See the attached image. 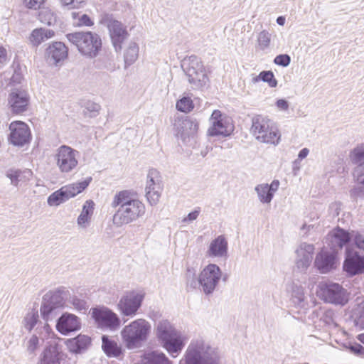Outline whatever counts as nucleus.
I'll return each instance as SVG.
<instances>
[{
	"instance_id": "obj_1",
	"label": "nucleus",
	"mask_w": 364,
	"mask_h": 364,
	"mask_svg": "<svg viewBox=\"0 0 364 364\" xmlns=\"http://www.w3.org/2000/svg\"><path fill=\"white\" fill-rule=\"evenodd\" d=\"M111 206L117 208L113 216V223L117 227L136 221L146 211L144 204L138 199L131 198L127 191L115 194Z\"/></svg>"
},
{
	"instance_id": "obj_2",
	"label": "nucleus",
	"mask_w": 364,
	"mask_h": 364,
	"mask_svg": "<svg viewBox=\"0 0 364 364\" xmlns=\"http://www.w3.org/2000/svg\"><path fill=\"white\" fill-rule=\"evenodd\" d=\"M181 364H220L217 348L202 338L193 340L187 348Z\"/></svg>"
},
{
	"instance_id": "obj_3",
	"label": "nucleus",
	"mask_w": 364,
	"mask_h": 364,
	"mask_svg": "<svg viewBox=\"0 0 364 364\" xmlns=\"http://www.w3.org/2000/svg\"><path fill=\"white\" fill-rule=\"evenodd\" d=\"M151 325L144 318H137L125 325L120 332L122 343L129 350L140 348L147 341Z\"/></svg>"
},
{
	"instance_id": "obj_4",
	"label": "nucleus",
	"mask_w": 364,
	"mask_h": 364,
	"mask_svg": "<svg viewBox=\"0 0 364 364\" xmlns=\"http://www.w3.org/2000/svg\"><path fill=\"white\" fill-rule=\"evenodd\" d=\"M68 41L73 45L84 57L96 58L102 48L100 36L91 31H77L66 35Z\"/></svg>"
},
{
	"instance_id": "obj_5",
	"label": "nucleus",
	"mask_w": 364,
	"mask_h": 364,
	"mask_svg": "<svg viewBox=\"0 0 364 364\" xmlns=\"http://www.w3.org/2000/svg\"><path fill=\"white\" fill-rule=\"evenodd\" d=\"M156 337L172 357L176 358L182 350L184 343L181 333L167 320L159 322L156 326Z\"/></svg>"
},
{
	"instance_id": "obj_6",
	"label": "nucleus",
	"mask_w": 364,
	"mask_h": 364,
	"mask_svg": "<svg viewBox=\"0 0 364 364\" xmlns=\"http://www.w3.org/2000/svg\"><path fill=\"white\" fill-rule=\"evenodd\" d=\"M251 132L255 139L261 142L277 145L280 133L276 124L269 118L257 115L252 119Z\"/></svg>"
},
{
	"instance_id": "obj_7",
	"label": "nucleus",
	"mask_w": 364,
	"mask_h": 364,
	"mask_svg": "<svg viewBox=\"0 0 364 364\" xmlns=\"http://www.w3.org/2000/svg\"><path fill=\"white\" fill-rule=\"evenodd\" d=\"M181 68L193 88L200 89L208 84L209 78L207 71L202 61L197 56L191 55L184 58Z\"/></svg>"
},
{
	"instance_id": "obj_8",
	"label": "nucleus",
	"mask_w": 364,
	"mask_h": 364,
	"mask_svg": "<svg viewBox=\"0 0 364 364\" xmlns=\"http://www.w3.org/2000/svg\"><path fill=\"white\" fill-rule=\"evenodd\" d=\"M66 295L67 291L64 287L50 290L45 294L41 306V313L44 320L50 321L56 318L60 313V309L63 306Z\"/></svg>"
},
{
	"instance_id": "obj_9",
	"label": "nucleus",
	"mask_w": 364,
	"mask_h": 364,
	"mask_svg": "<svg viewBox=\"0 0 364 364\" xmlns=\"http://www.w3.org/2000/svg\"><path fill=\"white\" fill-rule=\"evenodd\" d=\"M79 151L67 145L59 146L55 154V160L62 173H69L78 164Z\"/></svg>"
},
{
	"instance_id": "obj_10",
	"label": "nucleus",
	"mask_w": 364,
	"mask_h": 364,
	"mask_svg": "<svg viewBox=\"0 0 364 364\" xmlns=\"http://www.w3.org/2000/svg\"><path fill=\"white\" fill-rule=\"evenodd\" d=\"M318 287L319 296L325 302L342 306L347 303L348 294L340 284L321 282Z\"/></svg>"
},
{
	"instance_id": "obj_11",
	"label": "nucleus",
	"mask_w": 364,
	"mask_h": 364,
	"mask_svg": "<svg viewBox=\"0 0 364 364\" xmlns=\"http://www.w3.org/2000/svg\"><path fill=\"white\" fill-rule=\"evenodd\" d=\"M101 23L107 28L115 50L120 52L123 42L129 36L126 27L120 21L108 14L102 17Z\"/></svg>"
},
{
	"instance_id": "obj_12",
	"label": "nucleus",
	"mask_w": 364,
	"mask_h": 364,
	"mask_svg": "<svg viewBox=\"0 0 364 364\" xmlns=\"http://www.w3.org/2000/svg\"><path fill=\"white\" fill-rule=\"evenodd\" d=\"M222 277L220 267L215 264H209L200 272L198 281L205 294H211L218 285Z\"/></svg>"
},
{
	"instance_id": "obj_13",
	"label": "nucleus",
	"mask_w": 364,
	"mask_h": 364,
	"mask_svg": "<svg viewBox=\"0 0 364 364\" xmlns=\"http://www.w3.org/2000/svg\"><path fill=\"white\" fill-rule=\"evenodd\" d=\"M90 314L98 328L115 331L120 326V319L117 314L107 307L91 309Z\"/></svg>"
},
{
	"instance_id": "obj_14",
	"label": "nucleus",
	"mask_w": 364,
	"mask_h": 364,
	"mask_svg": "<svg viewBox=\"0 0 364 364\" xmlns=\"http://www.w3.org/2000/svg\"><path fill=\"white\" fill-rule=\"evenodd\" d=\"M144 294L131 291L126 292L119 300L117 308L122 315L134 317L141 307Z\"/></svg>"
},
{
	"instance_id": "obj_15",
	"label": "nucleus",
	"mask_w": 364,
	"mask_h": 364,
	"mask_svg": "<svg viewBox=\"0 0 364 364\" xmlns=\"http://www.w3.org/2000/svg\"><path fill=\"white\" fill-rule=\"evenodd\" d=\"M164 188L162 178L159 171H149L145 187L146 198L151 205H156L160 200Z\"/></svg>"
},
{
	"instance_id": "obj_16",
	"label": "nucleus",
	"mask_w": 364,
	"mask_h": 364,
	"mask_svg": "<svg viewBox=\"0 0 364 364\" xmlns=\"http://www.w3.org/2000/svg\"><path fill=\"white\" fill-rule=\"evenodd\" d=\"M210 127L208 129V134L211 136H227L231 134L233 127L228 119L222 114L220 110L215 109L213 112L210 119Z\"/></svg>"
},
{
	"instance_id": "obj_17",
	"label": "nucleus",
	"mask_w": 364,
	"mask_h": 364,
	"mask_svg": "<svg viewBox=\"0 0 364 364\" xmlns=\"http://www.w3.org/2000/svg\"><path fill=\"white\" fill-rule=\"evenodd\" d=\"M48 322L46 320L41 321L38 311L31 309L26 314L23 320V326L29 332L33 331L34 333L40 336H49L52 329Z\"/></svg>"
},
{
	"instance_id": "obj_18",
	"label": "nucleus",
	"mask_w": 364,
	"mask_h": 364,
	"mask_svg": "<svg viewBox=\"0 0 364 364\" xmlns=\"http://www.w3.org/2000/svg\"><path fill=\"white\" fill-rule=\"evenodd\" d=\"M9 140L15 146H23L31 138V132L28 125L21 121H14L9 125Z\"/></svg>"
},
{
	"instance_id": "obj_19",
	"label": "nucleus",
	"mask_w": 364,
	"mask_h": 364,
	"mask_svg": "<svg viewBox=\"0 0 364 364\" xmlns=\"http://www.w3.org/2000/svg\"><path fill=\"white\" fill-rule=\"evenodd\" d=\"M338 259L335 251L321 250L315 258L314 264L322 274H326L337 267Z\"/></svg>"
},
{
	"instance_id": "obj_20",
	"label": "nucleus",
	"mask_w": 364,
	"mask_h": 364,
	"mask_svg": "<svg viewBox=\"0 0 364 364\" xmlns=\"http://www.w3.org/2000/svg\"><path fill=\"white\" fill-rule=\"evenodd\" d=\"M28 95L23 90L13 89L9 96L8 102L11 111L15 114H21L27 110Z\"/></svg>"
},
{
	"instance_id": "obj_21",
	"label": "nucleus",
	"mask_w": 364,
	"mask_h": 364,
	"mask_svg": "<svg viewBox=\"0 0 364 364\" xmlns=\"http://www.w3.org/2000/svg\"><path fill=\"white\" fill-rule=\"evenodd\" d=\"M343 269L351 275L363 273L364 272V256L360 255L357 252L346 249Z\"/></svg>"
},
{
	"instance_id": "obj_22",
	"label": "nucleus",
	"mask_w": 364,
	"mask_h": 364,
	"mask_svg": "<svg viewBox=\"0 0 364 364\" xmlns=\"http://www.w3.org/2000/svg\"><path fill=\"white\" fill-rule=\"evenodd\" d=\"M199 124L196 119L186 117L178 119L176 124V136L183 141L191 136H193L198 132Z\"/></svg>"
},
{
	"instance_id": "obj_23",
	"label": "nucleus",
	"mask_w": 364,
	"mask_h": 364,
	"mask_svg": "<svg viewBox=\"0 0 364 364\" xmlns=\"http://www.w3.org/2000/svg\"><path fill=\"white\" fill-rule=\"evenodd\" d=\"M314 246L306 242L301 243L296 250V264L301 271L306 270L311 264Z\"/></svg>"
},
{
	"instance_id": "obj_24",
	"label": "nucleus",
	"mask_w": 364,
	"mask_h": 364,
	"mask_svg": "<svg viewBox=\"0 0 364 364\" xmlns=\"http://www.w3.org/2000/svg\"><path fill=\"white\" fill-rule=\"evenodd\" d=\"M80 328V319L72 314H64L58 319L56 323L57 330L62 334L68 333L79 330Z\"/></svg>"
},
{
	"instance_id": "obj_25",
	"label": "nucleus",
	"mask_w": 364,
	"mask_h": 364,
	"mask_svg": "<svg viewBox=\"0 0 364 364\" xmlns=\"http://www.w3.org/2000/svg\"><path fill=\"white\" fill-rule=\"evenodd\" d=\"M279 181L274 180L270 184L261 183L255 186V191L262 203L269 204L279 186Z\"/></svg>"
},
{
	"instance_id": "obj_26",
	"label": "nucleus",
	"mask_w": 364,
	"mask_h": 364,
	"mask_svg": "<svg viewBox=\"0 0 364 364\" xmlns=\"http://www.w3.org/2000/svg\"><path fill=\"white\" fill-rule=\"evenodd\" d=\"M47 59L50 63L57 65L68 56V48L62 42H54L46 50Z\"/></svg>"
},
{
	"instance_id": "obj_27",
	"label": "nucleus",
	"mask_w": 364,
	"mask_h": 364,
	"mask_svg": "<svg viewBox=\"0 0 364 364\" xmlns=\"http://www.w3.org/2000/svg\"><path fill=\"white\" fill-rule=\"evenodd\" d=\"M351 237L348 231L337 228L331 230L327 236L332 249H341L350 241Z\"/></svg>"
},
{
	"instance_id": "obj_28",
	"label": "nucleus",
	"mask_w": 364,
	"mask_h": 364,
	"mask_svg": "<svg viewBox=\"0 0 364 364\" xmlns=\"http://www.w3.org/2000/svg\"><path fill=\"white\" fill-rule=\"evenodd\" d=\"M60 359L58 345L50 343L40 355L37 364H60Z\"/></svg>"
},
{
	"instance_id": "obj_29",
	"label": "nucleus",
	"mask_w": 364,
	"mask_h": 364,
	"mask_svg": "<svg viewBox=\"0 0 364 364\" xmlns=\"http://www.w3.org/2000/svg\"><path fill=\"white\" fill-rule=\"evenodd\" d=\"M207 254L210 257H225L228 255V241L223 235H219L209 245Z\"/></svg>"
},
{
	"instance_id": "obj_30",
	"label": "nucleus",
	"mask_w": 364,
	"mask_h": 364,
	"mask_svg": "<svg viewBox=\"0 0 364 364\" xmlns=\"http://www.w3.org/2000/svg\"><path fill=\"white\" fill-rule=\"evenodd\" d=\"M95 203L87 200L82 205L80 214L77 218V225L81 229H87L91 223L92 217L94 213Z\"/></svg>"
},
{
	"instance_id": "obj_31",
	"label": "nucleus",
	"mask_w": 364,
	"mask_h": 364,
	"mask_svg": "<svg viewBox=\"0 0 364 364\" xmlns=\"http://www.w3.org/2000/svg\"><path fill=\"white\" fill-rule=\"evenodd\" d=\"M37 335L38 333H33L30 337L26 338L25 341L26 353L31 358H34L36 355L38 350L43 344L44 338L48 336L44 335H39L38 336Z\"/></svg>"
},
{
	"instance_id": "obj_32",
	"label": "nucleus",
	"mask_w": 364,
	"mask_h": 364,
	"mask_svg": "<svg viewBox=\"0 0 364 364\" xmlns=\"http://www.w3.org/2000/svg\"><path fill=\"white\" fill-rule=\"evenodd\" d=\"M55 32L53 30L47 28H36L32 31L28 40L33 46H38L43 42L53 38Z\"/></svg>"
},
{
	"instance_id": "obj_33",
	"label": "nucleus",
	"mask_w": 364,
	"mask_h": 364,
	"mask_svg": "<svg viewBox=\"0 0 364 364\" xmlns=\"http://www.w3.org/2000/svg\"><path fill=\"white\" fill-rule=\"evenodd\" d=\"M92 180V177H87L82 181L74 183L62 187V189L65 196V198L69 200L70 198H73L77 194L80 193L89 186Z\"/></svg>"
},
{
	"instance_id": "obj_34",
	"label": "nucleus",
	"mask_w": 364,
	"mask_h": 364,
	"mask_svg": "<svg viewBox=\"0 0 364 364\" xmlns=\"http://www.w3.org/2000/svg\"><path fill=\"white\" fill-rule=\"evenodd\" d=\"M141 364H171V362L164 353L152 351L144 355Z\"/></svg>"
},
{
	"instance_id": "obj_35",
	"label": "nucleus",
	"mask_w": 364,
	"mask_h": 364,
	"mask_svg": "<svg viewBox=\"0 0 364 364\" xmlns=\"http://www.w3.org/2000/svg\"><path fill=\"white\" fill-rule=\"evenodd\" d=\"M32 176L30 170L24 171H10L7 173V176L11 179V182L14 186H18L22 183L28 181Z\"/></svg>"
},
{
	"instance_id": "obj_36",
	"label": "nucleus",
	"mask_w": 364,
	"mask_h": 364,
	"mask_svg": "<svg viewBox=\"0 0 364 364\" xmlns=\"http://www.w3.org/2000/svg\"><path fill=\"white\" fill-rule=\"evenodd\" d=\"M139 46L135 42H130L124 50V58L125 66L132 65L139 56Z\"/></svg>"
},
{
	"instance_id": "obj_37",
	"label": "nucleus",
	"mask_w": 364,
	"mask_h": 364,
	"mask_svg": "<svg viewBox=\"0 0 364 364\" xmlns=\"http://www.w3.org/2000/svg\"><path fill=\"white\" fill-rule=\"evenodd\" d=\"M102 348L108 356L117 357L121 353V348L117 343L109 340L107 336H102Z\"/></svg>"
},
{
	"instance_id": "obj_38",
	"label": "nucleus",
	"mask_w": 364,
	"mask_h": 364,
	"mask_svg": "<svg viewBox=\"0 0 364 364\" xmlns=\"http://www.w3.org/2000/svg\"><path fill=\"white\" fill-rule=\"evenodd\" d=\"M90 344V338L86 336H78L70 342V350L78 353Z\"/></svg>"
},
{
	"instance_id": "obj_39",
	"label": "nucleus",
	"mask_w": 364,
	"mask_h": 364,
	"mask_svg": "<svg viewBox=\"0 0 364 364\" xmlns=\"http://www.w3.org/2000/svg\"><path fill=\"white\" fill-rule=\"evenodd\" d=\"M71 16L75 26H91L94 23L90 16L81 12L73 11L71 13Z\"/></svg>"
},
{
	"instance_id": "obj_40",
	"label": "nucleus",
	"mask_w": 364,
	"mask_h": 364,
	"mask_svg": "<svg viewBox=\"0 0 364 364\" xmlns=\"http://www.w3.org/2000/svg\"><path fill=\"white\" fill-rule=\"evenodd\" d=\"M40 21L48 26H52L56 22V16L53 11L48 8H43L38 14Z\"/></svg>"
},
{
	"instance_id": "obj_41",
	"label": "nucleus",
	"mask_w": 364,
	"mask_h": 364,
	"mask_svg": "<svg viewBox=\"0 0 364 364\" xmlns=\"http://www.w3.org/2000/svg\"><path fill=\"white\" fill-rule=\"evenodd\" d=\"M354 323L356 328L364 329V301L360 304L355 310Z\"/></svg>"
},
{
	"instance_id": "obj_42",
	"label": "nucleus",
	"mask_w": 364,
	"mask_h": 364,
	"mask_svg": "<svg viewBox=\"0 0 364 364\" xmlns=\"http://www.w3.org/2000/svg\"><path fill=\"white\" fill-rule=\"evenodd\" d=\"M67 198H65V193L62 189H59L58 191H55L48 198V203L50 206H57L60 204L65 202Z\"/></svg>"
},
{
	"instance_id": "obj_43",
	"label": "nucleus",
	"mask_w": 364,
	"mask_h": 364,
	"mask_svg": "<svg viewBox=\"0 0 364 364\" xmlns=\"http://www.w3.org/2000/svg\"><path fill=\"white\" fill-rule=\"evenodd\" d=\"M271 43V34L266 30L262 31L257 36V46L262 50L268 49Z\"/></svg>"
},
{
	"instance_id": "obj_44",
	"label": "nucleus",
	"mask_w": 364,
	"mask_h": 364,
	"mask_svg": "<svg viewBox=\"0 0 364 364\" xmlns=\"http://www.w3.org/2000/svg\"><path fill=\"white\" fill-rule=\"evenodd\" d=\"M176 109L182 112H190L194 107L193 102L191 97H183L176 102Z\"/></svg>"
},
{
	"instance_id": "obj_45",
	"label": "nucleus",
	"mask_w": 364,
	"mask_h": 364,
	"mask_svg": "<svg viewBox=\"0 0 364 364\" xmlns=\"http://www.w3.org/2000/svg\"><path fill=\"white\" fill-rule=\"evenodd\" d=\"M352 161L355 164L363 162L364 160V143L358 145L350 153Z\"/></svg>"
},
{
	"instance_id": "obj_46",
	"label": "nucleus",
	"mask_w": 364,
	"mask_h": 364,
	"mask_svg": "<svg viewBox=\"0 0 364 364\" xmlns=\"http://www.w3.org/2000/svg\"><path fill=\"white\" fill-rule=\"evenodd\" d=\"M261 80L269 83V86L274 87L277 85V80L274 79V74L272 71H262L260 73Z\"/></svg>"
},
{
	"instance_id": "obj_47",
	"label": "nucleus",
	"mask_w": 364,
	"mask_h": 364,
	"mask_svg": "<svg viewBox=\"0 0 364 364\" xmlns=\"http://www.w3.org/2000/svg\"><path fill=\"white\" fill-rule=\"evenodd\" d=\"M61 4L68 9H77L85 4V0H60Z\"/></svg>"
},
{
	"instance_id": "obj_48",
	"label": "nucleus",
	"mask_w": 364,
	"mask_h": 364,
	"mask_svg": "<svg viewBox=\"0 0 364 364\" xmlns=\"http://www.w3.org/2000/svg\"><path fill=\"white\" fill-rule=\"evenodd\" d=\"M71 303L73 308L78 311H85L88 307L87 302L85 300L80 299L76 296L72 299Z\"/></svg>"
},
{
	"instance_id": "obj_49",
	"label": "nucleus",
	"mask_w": 364,
	"mask_h": 364,
	"mask_svg": "<svg viewBox=\"0 0 364 364\" xmlns=\"http://www.w3.org/2000/svg\"><path fill=\"white\" fill-rule=\"evenodd\" d=\"M291 62V58L287 54H281L275 57L274 63L278 65L287 67Z\"/></svg>"
},
{
	"instance_id": "obj_50",
	"label": "nucleus",
	"mask_w": 364,
	"mask_h": 364,
	"mask_svg": "<svg viewBox=\"0 0 364 364\" xmlns=\"http://www.w3.org/2000/svg\"><path fill=\"white\" fill-rule=\"evenodd\" d=\"M45 0H23L24 6L29 9H39L44 4Z\"/></svg>"
},
{
	"instance_id": "obj_51",
	"label": "nucleus",
	"mask_w": 364,
	"mask_h": 364,
	"mask_svg": "<svg viewBox=\"0 0 364 364\" xmlns=\"http://www.w3.org/2000/svg\"><path fill=\"white\" fill-rule=\"evenodd\" d=\"M200 213V208H197L193 211L189 213L187 215V216L184 217L181 220L182 223H186V224H189V223L193 222L194 220H196L198 218Z\"/></svg>"
},
{
	"instance_id": "obj_52",
	"label": "nucleus",
	"mask_w": 364,
	"mask_h": 364,
	"mask_svg": "<svg viewBox=\"0 0 364 364\" xmlns=\"http://www.w3.org/2000/svg\"><path fill=\"white\" fill-rule=\"evenodd\" d=\"M9 60L8 51L6 48L0 46V66L6 64Z\"/></svg>"
},
{
	"instance_id": "obj_53",
	"label": "nucleus",
	"mask_w": 364,
	"mask_h": 364,
	"mask_svg": "<svg viewBox=\"0 0 364 364\" xmlns=\"http://www.w3.org/2000/svg\"><path fill=\"white\" fill-rule=\"evenodd\" d=\"M353 238L356 247L364 250V235L357 232L353 235Z\"/></svg>"
},
{
	"instance_id": "obj_54",
	"label": "nucleus",
	"mask_w": 364,
	"mask_h": 364,
	"mask_svg": "<svg viewBox=\"0 0 364 364\" xmlns=\"http://www.w3.org/2000/svg\"><path fill=\"white\" fill-rule=\"evenodd\" d=\"M350 350L355 355H364V348L358 343H353L349 346Z\"/></svg>"
},
{
	"instance_id": "obj_55",
	"label": "nucleus",
	"mask_w": 364,
	"mask_h": 364,
	"mask_svg": "<svg viewBox=\"0 0 364 364\" xmlns=\"http://www.w3.org/2000/svg\"><path fill=\"white\" fill-rule=\"evenodd\" d=\"M86 109L93 113V115H95L96 114H97L100 109V105L97 104V103H94V102H88L87 104V106H86Z\"/></svg>"
},
{
	"instance_id": "obj_56",
	"label": "nucleus",
	"mask_w": 364,
	"mask_h": 364,
	"mask_svg": "<svg viewBox=\"0 0 364 364\" xmlns=\"http://www.w3.org/2000/svg\"><path fill=\"white\" fill-rule=\"evenodd\" d=\"M276 105L277 108L279 109L280 110L285 111L287 110L289 108L288 102L283 99L278 100L276 102Z\"/></svg>"
},
{
	"instance_id": "obj_57",
	"label": "nucleus",
	"mask_w": 364,
	"mask_h": 364,
	"mask_svg": "<svg viewBox=\"0 0 364 364\" xmlns=\"http://www.w3.org/2000/svg\"><path fill=\"white\" fill-rule=\"evenodd\" d=\"M354 176L364 177V161L358 164L354 171Z\"/></svg>"
},
{
	"instance_id": "obj_58",
	"label": "nucleus",
	"mask_w": 364,
	"mask_h": 364,
	"mask_svg": "<svg viewBox=\"0 0 364 364\" xmlns=\"http://www.w3.org/2000/svg\"><path fill=\"white\" fill-rule=\"evenodd\" d=\"M358 182V186L357 189L359 191L361 195L364 196V177L355 176Z\"/></svg>"
},
{
	"instance_id": "obj_59",
	"label": "nucleus",
	"mask_w": 364,
	"mask_h": 364,
	"mask_svg": "<svg viewBox=\"0 0 364 364\" xmlns=\"http://www.w3.org/2000/svg\"><path fill=\"white\" fill-rule=\"evenodd\" d=\"M309 153V149H307V148L302 149L298 154V159L302 160V159H305L308 156Z\"/></svg>"
},
{
	"instance_id": "obj_60",
	"label": "nucleus",
	"mask_w": 364,
	"mask_h": 364,
	"mask_svg": "<svg viewBox=\"0 0 364 364\" xmlns=\"http://www.w3.org/2000/svg\"><path fill=\"white\" fill-rule=\"evenodd\" d=\"M316 223H310V224H307L306 223H305L301 228V230H303V231L306 230L305 233H306L311 229L316 228Z\"/></svg>"
},
{
	"instance_id": "obj_61",
	"label": "nucleus",
	"mask_w": 364,
	"mask_h": 364,
	"mask_svg": "<svg viewBox=\"0 0 364 364\" xmlns=\"http://www.w3.org/2000/svg\"><path fill=\"white\" fill-rule=\"evenodd\" d=\"M296 298L298 300V302H301L304 300V295L302 290H299Z\"/></svg>"
},
{
	"instance_id": "obj_62",
	"label": "nucleus",
	"mask_w": 364,
	"mask_h": 364,
	"mask_svg": "<svg viewBox=\"0 0 364 364\" xmlns=\"http://www.w3.org/2000/svg\"><path fill=\"white\" fill-rule=\"evenodd\" d=\"M277 23L280 26H283L285 23V18L284 16H279L277 18Z\"/></svg>"
},
{
	"instance_id": "obj_63",
	"label": "nucleus",
	"mask_w": 364,
	"mask_h": 364,
	"mask_svg": "<svg viewBox=\"0 0 364 364\" xmlns=\"http://www.w3.org/2000/svg\"><path fill=\"white\" fill-rule=\"evenodd\" d=\"M357 338L364 344V333L358 335Z\"/></svg>"
},
{
	"instance_id": "obj_64",
	"label": "nucleus",
	"mask_w": 364,
	"mask_h": 364,
	"mask_svg": "<svg viewBox=\"0 0 364 364\" xmlns=\"http://www.w3.org/2000/svg\"><path fill=\"white\" fill-rule=\"evenodd\" d=\"M261 80V77H260V74H259V75H257V76H256V77H254L252 78V82H253L254 83H256V82H258L259 80Z\"/></svg>"
}]
</instances>
